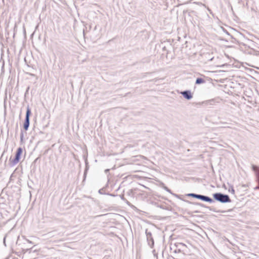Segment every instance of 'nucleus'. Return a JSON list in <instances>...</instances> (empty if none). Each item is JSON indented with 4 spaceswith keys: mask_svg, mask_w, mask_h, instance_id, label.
<instances>
[{
    "mask_svg": "<svg viewBox=\"0 0 259 259\" xmlns=\"http://www.w3.org/2000/svg\"><path fill=\"white\" fill-rule=\"evenodd\" d=\"M22 153V149L21 147H19V148H18L16 151L15 158L12 159L11 161L13 164H16L19 162L20 159V156L21 155Z\"/></svg>",
    "mask_w": 259,
    "mask_h": 259,
    "instance_id": "nucleus-2",
    "label": "nucleus"
},
{
    "mask_svg": "<svg viewBox=\"0 0 259 259\" xmlns=\"http://www.w3.org/2000/svg\"><path fill=\"white\" fill-rule=\"evenodd\" d=\"M180 244H182L183 246H186V245L185 244H184V243H180Z\"/></svg>",
    "mask_w": 259,
    "mask_h": 259,
    "instance_id": "nucleus-7",
    "label": "nucleus"
},
{
    "mask_svg": "<svg viewBox=\"0 0 259 259\" xmlns=\"http://www.w3.org/2000/svg\"><path fill=\"white\" fill-rule=\"evenodd\" d=\"M189 195L191 196H192L193 197L201 199L202 200H204V201H207V202H212V199L211 198H210L209 197H208L207 196H203V195H198V194H189Z\"/></svg>",
    "mask_w": 259,
    "mask_h": 259,
    "instance_id": "nucleus-4",
    "label": "nucleus"
},
{
    "mask_svg": "<svg viewBox=\"0 0 259 259\" xmlns=\"http://www.w3.org/2000/svg\"><path fill=\"white\" fill-rule=\"evenodd\" d=\"M183 96L187 99L189 100L192 98V96L189 91H184L181 93Z\"/></svg>",
    "mask_w": 259,
    "mask_h": 259,
    "instance_id": "nucleus-5",
    "label": "nucleus"
},
{
    "mask_svg": "<svg viewBox=\"0 0 259 259\" xmlns=\"http://www.w3.org/2000/svg\"><path fill=\"white\" fill-rule=\"evenodd\" d=\"M213 197L217 200L221 202H230L229 197L227 195H223L221 193H215L213 195Z\"/></svg>",
    "mask_w": 259,
    "mask_h": 259,
    "instance_id": "nucleus-1",
    "label": "nucleus"
},
{
    "mask_svg": "<svg viewBox=\"0 0 259 259\" xmlns=\"http://www.w3.org/2000/svg\"><path fill=\"white\" fill-rule=\"evenodd\" d=\"M204 82V80L201 78H197L196 81V83H197V84L202 83Z\"/></svg>",
    "mask_w": 259,
    "mask_h": 259,
    "instance_id": "nucleus-6",
    "label": "nucleus"
},
{
    "mask_svg": "<svg viewBox=\"0 0 259 259\" xmlns=\"http://www.w3.org/2000/svg\"><path fill=\"white\" fill-rule=\"evenodd\" d=\"M31 113L30 109L29 107L27 108V111H26V118L25 121L24 123V128L25 131H27L28 130V128L29 127V115Z\"/></svg>",
    "mask_w": 259,
    "mask_h": 259,
    "instance_id": "nucleus-3",
    "label": "nucleus"
},
{
    "mask_svg": "<svg viewBox=\"0 0 259 259\" xmlns=\"http://www.w3.org/2000/svg\"><path fill=\"white\" fill-rule=\"evenodd\" d=\"M109 170V169H106V170H105V172H107V171H108Z\"/></svg>",
    "mask_w": 259,
    "mask_h": 259,
    "instance_id": "nucleus-8",
    "label": "nucleus"
}]
</instances>
